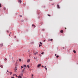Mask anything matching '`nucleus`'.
<instances>
[{"mask_svg": "<svg viewBox=\"0 0 78 78\" xmlns=\"http://www.w3.org/2000/svg\"><path fill=\"white\" fill-rule=\"evenodd\" d=\"M62 48H63V49H64V48H65L64 47H63Z\"/></svg>", "mask_w": 78, "mask_h": 78, "instance_id": "c9c22d12", "label": "nucleus"}, {"mask_svg": "<svg viewBox=\"0 0 78 78\" xmlns=\"http://www.w3.org/2000/svg\"><path fill=\"white\" fill-rule=\"evenodd\" d=\"M42 31H45V29H42Z\"/></svg>", "mask_w": 78, "mask_h": 78, "instance_id": "c85d7f7f", "label": "nucleus"}, {"mask_svg": "<svg viewBox=\"0 0 78 78\" xmlns=\"http://www.w3.org/2000/svg\"><path fill=\"white\" fill-rule=\"evenodd\" d=\"M6 32L7 33H9V31H8V30H6Z\"/></svg>", "mask_w": 78, "mask_h": 78, "instance_id": "412c9836", "label": "nucleus"}, {"mask_svg": "<svg viewBox=\"0 0 78 78\" xmlns=\"http://www.w3.org/2000/svg\"><path fill=\"white\" fill-rule=\"evenodd\" d=\"M44 36L43 35V37Z\"/></svg>", "mask_w": 78, "mask_h": 78, "instance_id": "4d7b16f0", "label": "nucleus"}, {"mask_svg": "<svg viewBox=\"0 0 78 78\" xmlns=\"http://www.w3.org/2000/svg\"><path fill=\"white\" fill-rule=\"evenodd\" d=\"M29 53H30V51H29Z\"/></svg>", "mask_w": 78, "mask_h": 78, "instance_id": "864d4df0", "label": "nucleus"}, {"mask_svg": "<svg viewBox=\"0 0 78 78\" xmlns=\"http://www.w3.org/2000/svg\"><path fill=\"white\" fill-rule=\"evenodd\" d=\"M4 10H6V8H5V7H4Z\"/></svg>", "mask_w": 78, "mask_h": 78, "instance_id": "b1692460", "label": "nucleus"}, {"mask_svg": "<svg viewBox=\"0 0 78 78\" xmlns=\"http://www.w3.org/2000/svg\"><path fill=\"white\" fill-rule=\"evenodd\" d=\"M60 33H63V30H61L60 31Z\"/></svg>", "mask_w": 78, "mask_h": 78, "instance_id": "f8f14e48", "label": "nucleus"}, {"mask_svg": "<svg viewBox=\"0 0 78 78\" xmlns=\"http://www.w3.org/2000/svg\"><path fill=\"white\" fill-rule=\"evenodd\" d=\"M10 34H11V32H10Z\"/></svg>", "mask_w": 78, "mask_h": 78, "instance_id": "09e8293b", "label": "nucleus"}, {"mask_svg": "<svg viewBox=\"0 0 78 78\" xmlns=\"http://www.w3.org/2000/svg\"><path fill=\"white\" fill-rule=\"evenodd\" d=\"M44 42H45V40H44Z\"/></svg>", "mask_w": 78, "mask_h": 78, "instance_id": "c03bdc74", "label": "nucleus"}, {"mask_svg": "<svg viewBox=\"0 0 78 78\" xmlns=\"http://www.w3.org/2000/svg\"><path fill=\"white\" fill-rule=\"evenodd\" d=\"M7 72H9V71L8 70L7 71Z\"/></svg>", "mask_w": 78, "mask_h": 78, "instance_id": "49530a36", "label": "nucleus"}, {"mask_svg": "<svg viewBox=\"0 0 78 78\" xmlns=\"http://www.w3.org/2000/svg\"><path fill=\"white\" fill-rule=\"evenodd\" d=\"M17 62H16V65H17Z\"/></svg>", "mask_w": 78, "mask_h": 78, "instance_id": "79ce46f5", "label": "nucleus"}, {"mask_svg": "<svg viewBox=\"0 0 78 78\" xmlns=\"http://www.w3.org/2000/svg\"><path fill=\"white\" fill-rule=\"evenodd\" d=\"M5 61H6V60H7V59L6 58H5L4 59Z\"/></svg>", "mask_w": 78, "mask_h": 78, "instance_id": "5701e85b", "label": "nucleus"}, {"mask_svg": "<svg viewBox=\"0 0 78 78\" xmlns=\"http://www.w3.org/2000/svg\"><path fill=\"white\" fill-rule=\"evenodd\" d=\"M51 0V1H52V0Z\"/></svg>", "mask_w": 78, "mask_h": 78, "instance_id": "3c124183", "label": "nucleus"}, {"mask_svg": "<svg viewBox=\"0 0 78 78\" xmlns=\"http://www.w3.org/2000/svg\"><path fill=\"white\" fill-rule=\"evenodd\" d=\"M41 55H44V52L41 53Z\"/></svg>", "mask_w": 78, "mask_h": 78, "instance_id": "393cba45", "label": "nucleus"}, {"mask_svg": "<svg viewBox=\"0 0 78 78\" xmlns=\"http://www.w3.org/2000/svg\"><path fill=\"white\" fill-rule=\"evenodd\" d=\"M37 54H38V52H36L34 54V55H36Z\"/></svg>", "mask_w": 78, "mask_h": 78, "instance_id": "7ed1b4c3", "label": "nucleus"}, {"mask_svg": "<svg viewBox=\"0 0 78 78\" xmlns=\"http://www.w3.org/2000/svg\"><path fill=\"white\" fill-rule=\"evenodd\" d=\"M21 74H20V75L18 77H19V78H22V77H21Z\"/></svg>", "mask_w": 78, "mask_h": 78, "instance_id": "6e6552de", "label": "nucleus"}, {"mask_svg": "<svg viewBox=\"0 0 78 78\" xmlns=\"http://www.w3.org/2000/svg\"><path fill=\"white\" fill-rule=\"evenodd\" d=\"M15 75L16 76V77H17V76L16 74H15Z\"/></svg>", "mask_w": 78, "mask_h": 78, "instance_id": "f704fd0d", "label": "nucleus"}, {"mask_svg": "<svg viewBox=\"0 0 78 78\" xmlns=\"http://www.w3.org/2000/svg\"><path fill=\"white\" fill-rule=\"evenodd\" d=\"M48 16H49V17H50V15H49L48 14Z\"/></svg>", "mask_w": 78, "mask_h": 78, "instance_id": "72a5a7b5", "label": "nucleus"}, {"mask_svg": "<svg viewBox=\"0 0 78 78\" xmlns=\"http://www.w3.org/2000/svg\"><path fill=\"white\" fill-rule=\"evenodd\" d=\"M25 70V68H24V69L22 70V73L24 72V71Z\"/></svg>", "mask_w": 78, "mask_h": 78, "instance_id": "423d86ee", "label": "nucleus"}, {"mask_svg": "<svg viewBox=\"0 0 78 78\" xmlns=\"http://www.w3.org/2000/svg\"><path fill=\"white\" fill-rule=\"evenodd\" d=\"M56 55H57V54H55V56H56Z\"/></svg>", "mask_w": 78, "mask_h": 78, "instance_id": "a19ab883", "label": "nucleus"}, {"mask_svg": "<svg viewBox=\"0 0 78 78\" xmlns=\"http://www.w3.org/2000/svg\"><path fill=\"white\" fill-rule=\"evenodd\" d=\"M40 44L41 45H42V43L41 42H40Z\"/></svg>", "mask_w": 78, "mask_h": 78, "instance_id": "f3484780", "label": "nucleus"}, {"mask_svg": "<svg viewBox=\"0 0 78 78\" xmlns=\"http://www.w3.org/2000/svg\"><path fill=\"white\" fill-rule=\"evenodd\" d=\"M15 67V72H17V71L16 70H17V67Z\"/></svg>", "mask_w": 78, "mask_h": 78, "instance_id": "20e7f679", "label": "nucleus"}, {"mask_svg": "<svg viewBox=\"0 0 78 78\" xmlns=\"http://www.w3.org/2000/svg\"><path fill=\"white\" fill-rule=\"evenodd\" d=\"M44 69L47 70V67H46V66H44Z\"/></svg>", "mask_w": 78, "mask_h": 78, "instance_id": "9d476101", "label": "nucleus"}, {"mask_svg": "<svg viewBox=\"0 0 78 78\" xmlns=\"http://www.w3.org/2000/svg\"><path fill=\"white\" fill-rule=\"evenodd\" d=\"M34 59H37V57H34Z\"/></svg>", "mask_w": 78, "mask_h": 78, "instance_id": "7c9ffc66", "label": "nucleus"}, {"mask_svg": "<svg viewBox=\"0 0 78 78\" xmlns=\"http://www.w3.org/2000/svg\"><path fill=\"white\" fill-rule=\"evenodd\" d=\"M31 53H30L29 54V57H30V56L31 55Z\"/></svg>", "mask_w": 78, "mask_h": 78, "instance_id": "4be33fe9", "label": "nucleus"}, {"mask_svg": "<svg viewBox=\"0 0 78 78\" xmlns=\"http://www.w3.org/2000/svg\"><path fill=\"white\" fill-rule=\"evenodd\" d=\"M18 2L20 4V3H22V1L20 0H19L18 1Z\"/></svg>", "mask_w": 78, "mask_h": 78, "instance_id": "39448f33", "label": "nucleus"}, {"mask_svg": "<svg viewBox=\"0 0 78 78\" xmlns=\"http://www.w3.org/2000/svg\"><path fill=\"white\" fill-rule=\"evenodd\" d=\"M0 45L2 47H3V44H0Z\"/></svg>", "mask_w": 78, "mask_h": 78, "instance_id": "1a4fd4ad", "label": "nucleus"}, {"mask_svg": "<svg viewBox=\"0 0 78 78\" xmlns=\"http://www.w3.org/2000/svg\"><path fill=\"white\" fill-rule=\"evenodd\" d=\"M32 78H34V77H32Z\"/></svg>", "mask_w": 78, "mask_h": 78, "instance_id": "de8ad7c7", "label": "nucleus"}, {"mask_svg": "<svg viewBox=\"0 0 78 78\" xmlns=\"http://www.w3.org/2000/svg\"><path fill=\"white\" fill-rule=\"evenodd\" d=\"M27 62H30V59H29L27 60Z\"/></svg>", "mask_w": 78, "mask_h": 78, "instance_id": "0eeeda50", "label": "nucleus"}, {"mask_svg": "<svg viewBox=\"0 0 78 78\" xmlns=\"http://www.w3.org/2000/svg\"><path fill=\"white\" fill-rule=\"evenodd\" d=\"M15 75H16V74H13V76H14Z\"/></svg>", "mask_w": 78, "mask_h": 78, "instance_id": "a18cd8bd", "label": "nucleus"}, {"mask_svg": "<svg viewBox=\"0 0 78 78\" xmlns=\"http://www.w3.org/2000/svg\"><path fill=\"white\" fill-rule=\"evenodd\" d=\"M34 76V75L32 74V76Z\"/></svg>", "mask_w": 78, "mask_h": 78, "instance_id": "4c0bfd02", "label": "nucleus"}, {"mask_svg": "<svg viewBox=\"0 0 78 78\" xmlns=\"http://www.w3.org/2000/svg\"><path fill=\"white\" fill-rule=\"evenodd\" d=\"M0 7H2V5H1V4H0Z\"/></svg>", "mask_w": 78, "mask_h": 78, "instance_id": "473e14b6", "label": "nucleus"}, {"mask_svg": "<svg viewBox=\"0 0 78 78\" xmlns=\"http://www.w3.org/2000/svg\"><path fill=\"white\" fill-rule=\"evenodd\" d=\"M52 5H53V4H52Z\"/></svg>", "mask_w": 78, "mask_h": 78, "instance_id": "603ef678", "label": "nucleus"}, {"mask_svg": "<svg viewBox=\"0 0 78 78\" xmlns=\"http://www.w3.org/2000/svg\"><path fill=\"white\" fill-rule=\"evenodd\" d=\"M0 67H1V68H3V65H1L0 66Z\"/></svg>", "mask_w": 78, "mask_h": 78, "instance_id": "9b49d317", "label": "nucleus"}, {"mask_svg": "<svg viewBox=\"0 0 78 78\" xmlns=\"http://www.w3.org/2000/svg\"><path fill=\"white\" fill-rule=\"evenodd\" d=\"M27 67H28V68H30V66H29V65H27Z\"/></svg>", "mask_w": 78, "mask_h": 78, "instance_id": "a211bd4d", "label": "nucleus"}, {"mask_svg": "<svg viewBox=\"0 0 78 78\" xmlns=\"http://www.w3.org/2000/svg\"><path fill=\"white\" fill-rule=\"evenodd\" d=\"M40 66H41V64H38V65L37 66V67H40Z\"/></svg>", "mask_w": 78, "mask_h": 78, "instance_id": "f03ea898", "label": "nucleus"}, {"mask_svg": "<svg viewBox=\"0 0 78 78\" xmlns=\"http://www.w3.org/2000/svg\"><path fill=\"white\" fill-rule=\"evenodd\" d=\"M57 8L58 9H60V7L59 6V5L58 4L57 5Z\"/></svg>", "mask_w": 78, "mask_h": 78, "instance_id": "f257e3e1", "label": "nucleus"}, {"mask_svg": "<svg viewBox=\"0 0 78 78\" xmlns=\"http://www.w3.org/2000/svg\"><path fill=\"white\" fill-rule=\"evenodd\" d=\"M21 76H23V74H22V73H21Z\"/></svg>", "mask_w": 78, "mask_h": 78, "instance_id": "e433bc0d", "label": "nucleus"}, {"mask_svg": "<svg viewBox=\"0 0 78 78\" xmlns=\"http://www.w3.org/2000/svg\"><path fill=\"white\" fill-rule=\"evenodd\" d=\"M57 58H58L59 57V55H57L56 56Z\"/></svg>", "mask_w": 78, "mask_h": 78, "instance_id": "aec40b11", "label": "nucleus"}, {"mask_svg": "<svg viewBox=\"0 0 78 78\" xmlns=\"http://www.w3.org/2000/svg\"><path fill=\"white\" fill-rule=\"evenodd\" d=\"M18 78H19V77H18Z\"/></svg>", "mask_w": 78, "mask_h": 78, "instance_id": "6e6d98bb", "label": "nucleus"}, {"mask_svg": "<svg viewBox=\"0 0 78 78\" xmlns=\"http://www.w3.org/2000/svg\"><path fill=\"white\" fill-rule=\"evenodd\" d=\"M32 27H34V28H35L36 27V26H34V24L32 25Z\"/></svg>", "mask_w": 78, "mask_h": 78, "instance_id": "4468645a", "label": "nucleus"}, {"mask_svg": "<svg viewBox=\"0 0 78 78\" xmlns=\"http://www.w3.org/2000/svg\"><path fill=\"white\" fill-rule=\"evenodd\" d=\"M23 67H26V65H24Z\"/></svg>", "mask_w": 78, "mask_h": 78, "instance_id": "a878e982", "label": "nucleus"}, {"mask_svg": "<svg viewBox=\"0 0 78 78\" xmlns=\"http://www.w3.org/2000/svg\"><path fill=\"white\" fill-rule=\"evenodd\" d=\"M39 56H41V54H40V55H39Z\"/></svg>", "mask_w": 78, "mask_h": 78, "instance_id": "58836bf2", "label": "nucleus"}, {"mask_svg": "<svg viewBox=\"0 0 78 78\" xmlns=\"http://www.w3.org/2000/svg\"><path fill=\"white\" fill-rule=\"evenodd\" d=\"M20 17H22V15H20Z\"/></svg>", "mask_w": 78, "mask_h": 78, "instance_id": "bb28decb", "label": "nucleus"}, {"mask_svg": "<svg viewBox=\"0 0 78 78\" xmlns=\"http://www.w3.org/2000/svg\"><path fill=\"white\" fill-rule=\"evenodd\" d=\"M44 67V66H42V67Z\"/></svg>", "mask_w": 78, "mask_h": 78, "instance_id": "ea45409f", "label": "nucleus"}, {"mask_svg": "<svg viewBox=\"0 0 78 78\" xmlns=\"http://www.w3.org/2000/svg\"><path fill=\"white\" fill-rule=\"evenodd\" d=\"M9 73L10 74V75H11L12 74V72H10Z\"/></svg>", "mask_w": 78, "mask_h": 78, "instance_id": "2eb2a0df", "label": "nucleus"}, {"mask_svg": "<svg viewBox=\"0 0 78 78\" xmlns=\"http://www.w3.org/2000/svg\"><path fill=\"white\" fill-rule=\"evenodd\" d=\"M22 22H23V20L22 21Z\"/></svg>", "mask_w": 78, "mask_h": 78, "instance_id": "37998d69", "label": "nucleus"}, {"mask_svg": "<svg viewBox=\"0 0 78 78\" xmlns=\"http://www.w3.org/2000/svg\"><path fill=\"white\" fill-rule=\"evenodd\" d=\"M21 68H23V66H21Z\"/></svg>", "mask_w": 78, "mask_h": 78, "instance_id": "2f4dec72", "label": "nucleus"}, {"mask_svg": "<svg viewBox=\"0 0 78 78\" xmlns=\"http://www.w3.org/2000/svg\"><path fill=\"white\" fill-rule=\"evenodd\" d=\"M73 52L74 53H76V51L75 50H73Z\"/></svg>", "mask_w": 78, "mask_h": 78, "instance_id": "ddd939ff", "label": "nucleus"}, {"mask_svg": "<svg viewBox=\"0 0 78 78\" xmlns=\"http://www.w3.org/2000/svg\"><path fill=\"white\" fill-rule=\"evenodd\" d=\"M41 46H42V45L41 44H39V47H40Z\"/></svg>", "mask_w": 78, "mask_h": 78, "instance_id": "6ab92c4d", "label": "nucleus"}, {"mask_svg": "<svg viewBox=\"0 0 78 78\" xmlns=\"http://www.w3.org/2000/svg\"><path fill=\"white\" fill-rule=\"evenodd\" d=\"M21 61H22V60L21 59H19V61H20V62Z\"/></svg>", "mask_w": 78, "mask_h": 78, "instance_id": "dca6fc26", "label": "nucleus"}, {"mask_svg": "<svg viewBox=\"0 0 78 78\" xmlns=\"http://www.w3.org/2000/svg\"><path fill=\"white\" fill-rule=\"evenodd\" d=\"M15 67H17V64H16V66H15Z\"/></svg>", "mask_w": 78, "mask_h": 78, "instance_id": "cd10ccee", "label": "nucleus"}, {"mask_svg": "<svg viewBox=\"0 0 78 78\" xmlns=\"http://www.w3.org/2000/svg\"><path fill=\"white\" fill-rule=\"evenodd\" d=\"M9 36H10V34H9Z\"/></svg>", "mask_w": 78, "mask_h": 78, "instance_id": "8fccbe9b", "label": "nucleus"}, {"mask_svg": "<svg viewBox=\"0 0 78 78\" xmlns=\"http://www.w3.org/2000/svg\"><path fill=\"white\" fill-rule=\"evenodd\" d=\"M50 41H53V39H51Z\"/></svg>", "mask_w": 78, "mask_h": 78, "instance_id": "c756f323", "label": "nucleus"}, {"mask_svg": "<svg viewBox=\"0 0 78 78\" xmlns=\"http://www.w3.org/2000/svg\"><path fill=\"white\" fill-rule=\"evenodd\" d=\"M12 59H13V58H12Z\"/></svg>", "mask_w": 78, "mask_h": 78, "instance_id": "5fc2aeb1", "label": "nucleus"}]
</instances>
